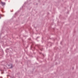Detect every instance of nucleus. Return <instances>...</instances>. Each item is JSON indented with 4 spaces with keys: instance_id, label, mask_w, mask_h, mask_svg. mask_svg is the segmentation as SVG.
<instances>
[{
    "instance_id": "1",
    "label": "nucleus",
    "mask_w": 78,
    "mask_h": 78,
    "mask_svg": "<svg viewBox=\"0 0 78 78\" xmlns=\"http://www.w3.org/2000/svg\"><path fill=\"white\" fill-rule=\"evenodd\" d=\"M1 4H2V5H4L5 4V2H1Z\"/></svg>"
}]
</instances>
